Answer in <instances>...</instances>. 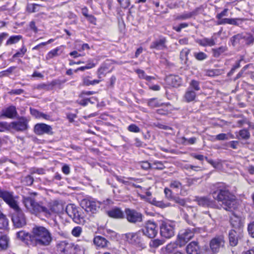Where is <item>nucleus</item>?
I'll return each instance as SVG.
<instances>
[{
    "label": "nucleus",
    "mask_w": 254,
    "mask_h": 254,
    "mask_svg": "<svg viewBox=\"0 0 254 254\" xmlns=\"http://www.w3.org/2000/svg\"><path fill=\"white\" fill-rule=\"evenodd\" d=\"M30 195L23 196L22 201L26 208L32 214H37L39 213H43L46 217H49L52 213H57L59 210L57 208V204H54L53 206L48 209L45 206H43L36 202L33 196H36L37 193L36 192H30Z\"/></svg>",
    "instance_id": "nucleus-1"
},
{
    "label": "nucleus",
    "mask_w": 254,
    "mask_h": 254,
    "mask_svg": "<svg viewBox=\"0 0 254 254\" xmlns=\"http://www.w3.org/2000/svg\"><path fill=\"white\" fill-rule=\"evenodd\" d=\"M211 194L214 199L221 202V206L225 210L232 211L237 208L236 196L227 189H218L212 192Z\"/></svg>",
    "instance_id": "nucleus-2"
},
{
    "label": "nucleus",
    "mask_w": 254,
    "mask_h": 254,
    "mask_svg": "<svg viewBox=\"0 0 254 254\" xmlns=\"http://www.w3.org/2000/svg\"><path fill=\"white\" fill-rule=\"evenodd\" d=\"M32 245L47 246L52 241V235L48 229L41 226H35L31 231Z\"/></svg>",
    "instance_id": "nucleus-3"
},
{
    "label": "nucleus",
    "mask_w": 254,
    "mask_h": 254,
    "mask_svg": "<svg viewBox=\"0 0 254 254\" xmlns=\"http://www.w3.org/2000/svg\"><path fill=\"white\" fill-rule=\"evenodd\" d=\"M110 202H111V200L109 199H107L103 202H100L99 201H95L93 200L84 199L81 201V205L86 212H90L91 213H95L101 205L109 204Z\"/></svg>",
    "instance_id": "nucleus-4"
},
{
    "label": "nucleus",
    "mask_w": 254,
    "mask_h": 254,
    "mask_svg": "<svg viewBox=\"0 0 254 254\" xmlns=\"http://www.w3.org/2000/svg\"><path fill=\"white\" fill-rule=\"evenodd\" d=\"M175 224L171 221H162L160 226L161 236L166 239H170L175 235Z\"/></svg>",
    "instance_id": "nucleus-5"
},
{
    "label": "nucleus",
    "mask_w": 254,
    "mask_h": 254,
    "mask_svg": "<svg viewBox=\"0 0 254 254\" xmlns=\"http://www.w3.org/2000/svg\"><path fill=\"white\" fill-rule=\"evenodd\" d=\"M142 234L140 230L135 233H128L125 234L126 240L129 243L139 249L145 247L142 238Z\"/></svg>",
    "instance_id": "nucleus-6"
},
{
    "label": "nucleus",
    "mask_w": 254,
    "mask_h": 254,
    "mask_svg": "<svg viewBox=\"0 0 254 254\" xmlns=\"http://www.w3.org/2000/svg\"><path fill=\"white\" fill-rule=\"evenodd\" d=\"M0 197L2 198L10 207L13 209L14 212L21 210L12 193L0 188Z\"/></svg>",
    "instance_id": "nucleus-7"
},
{
    "label": "nucleus",
    "mask_w": 254,
    "mask_h": 254,
    "mask_svg": "<svg viewBox=\"0 0 254 254\" xmlns=\"http://www.w3.org/2000/svg\"><path fill=\"white\" fill-rule=\"evenodd\" d=\"M78 248L77 245L66 241H61L57 245V250L60 254H74Z\"/></svg>",
    "instance_id": "nucleus-8"
},
{
    "label": "nucleus",
    "mask_w": 254,
    "mask_h": 254,
    "mask_svg": "<svg viewBox=\"0 0 254 254\" xmlns=\"http://www.w3.org/2000/svg\"><path fill=\"white\" fill-rule=\"evenodd\" d=\"M125 213L126 218L130 223L135 224L142 221V214L134 209L126 208Z\"/></svg>",
    "instance_id": "nucleus-9"
},
{
    "label": "nucleus",
    "mask_w": 254,
    "mask_h": 254,
    "mask_svg": "<svg viewBox=\"0 0 254 254\" xmlns=\"http://www.w3.org/2000/svg\"><path fill=\"white\" fill-rule=\"evenodd\" d=\"M11 220L16 228H22L26 224V217L22 210L14 212L12 214Z\"/></svg>",
    "instance_id": "nucleus-10"
},
{
    "label": "nucleus",
    "mask_w": 254,
    "mask_h": 254,
    "mask_svg": "<svg viewBox=\"0 0 254 254\" xmlns=\"http://www.w3.org/2000/svg\"><path fill=\"white\" fill-rule=\"evenodd\" d=\"M143 235H145L149 238L155 237L158 233V229L156 224L151 221H148L145 226L140 230Z\"/></svg>",
    "instance_id": "nucleus-11"
},
{
    "label": "nucleus",
    "mask_w": 254,
    "mask_h": 254,
    "mask_svg": "<svg viewBox=\"0 0 254 254\" xmlns=\"http://www.w3.org/2000/svg\"><path fill=\"white\" fill-rule=\"evenodd\" d=\"M193 236L194 233L190 230L186 229L181 231L178 235L177 239L179 245L180 247L185 245Z\"/></svg>",
    "instance_id": "nucleus-12"
},
{
    "label": "nucleus",
    "mask_w": 254,
    "mask_h": 254,
    "mask_svg": "<svg viewBox=\"0 0 254 254\" xmlns=\"http://www.w3.org/2000/svg\"><path fill=\"white\" fill-rule=\"evenodd\" d=\"M29 121L26 118L21 117L17 121L10 123V128L18 131H23L28 128Z\"/></svg>",
    "instance_id": "nucleus-13"
},
{
    "label": "nucleus",
    "mask_w": 254,
    "mask_h": 254,
    "mask_svg": "<svg viewBox=\"0 0 254 254\" xmlns=\"http://www.w3.org/2000/svg\"><path fill=\"white\" fill-rule=\"evenodd\" d=\"M65 211L68 215L75 222L77 223H80L81 222V219H82V218L75 205L72 204L67 205L65 209Z\"/></svg>",
    "instance_id": "nucleus-14"
},
{
    "label": "nucleus",
    "mask_w": 254,
    "mask_h": 254,
    "mask_svg": "<svg viewBox=\"0 0 254 254\" xmlns=\"http://www.w3.org/2000/svg\"><path fill=\"white\" fill-rule=\"evenodd\" d=\"M34 132L39 135L44 134H52V127L51 126L43 123L37 124L34 128Z\"/></svg>",
    "instance_id": "nucleus-15"
},
{
    "label": "nucleus",
    "mask_w": 254,
    "mask_h": 254,
    "mask_svg": "<svg viewBox=\"0 0 254 254\" xmlns=\"http://www.w3.org/2000/svg\"><path fill=\"white\" fill-rule=\"evenodd\" d=\"M196 200L199 205L203 207H208L214 208H218L219 206L215 200L211 199L207 196L197 197Z\"/></svg>",
    "instance_id": "nucleus-16"
},
{
    "label": "nucleus",
    "mask_w": 254,
    "mask_h": 254,
    "mask_svg": "<svg viewBox=\"0 0 254 254\" xmlns=\"http://www.w3.org/2000/svg\"><path fill=\"white\" fill-rule=\"evenodd\" d=\"M17 114L16 108L14 106H11L6 109L2 110L0 112V119L3 118H14Z\"/></svg>",
    "instance_id": "nucleus-17"
},
{
    "label": "nucleus",
    "mask_w": 254,
    "mask_h": 254,
    "mask_svg": "<svg viewBox=\"0 0 254 254\" xmlns=\"http://www.w3.org/2000/svg\"><path fill=\"white\" fill-rule=\"evenodd\" d=\"M224 241L222 237H216L210 243V247L213 252H218L221 248L223 247Z\"/></svg>",
    "instance_id": "nucleus-18"
},
{
    "label": "nucleus",
    "mask_w": 254,
    "mask_h": 254,
    "mask_svg": "<svg viewBox=\"0 0 254 254\" xmlns=\"http://www.w3.org/2000/svg\"><path fill=\"white\" fill-rule=\"evenodd\" d=\"M93 243L98 249L108 248L110 246V243L106 238L101 236L94 237Z\"/></svg>",
    "instance_id": "nucleus-19"
},
{
    "label": "nucleus",
    "mask_w": 254,
    "mask_h": 254,
    "mask_svg": "<svg viewBox=\"0 0 254 254\" xmlns=\"http://www.w3.org/2000/svg\"><path fill=\"white\" fill-rule=\"evenodd\" d=\"M167 40L165 38L162 37L152 42L150 46V49H155L157 50H162L167 48L166 43Z\"/></svg>",
    "instance_id": "nucleus-20"
},
{
    "label": "nucleus",
    "mask_w": 254,
    "mask_h": 254,
    "mask_svg": "<svg viewBox=\"0 0 254 254\" xmlns=\"http://www.w3.org/2000/svg\"><path fill=\"white\" fill-rule=\"evenodd\" d=\"M16 237L20 240L28 245H32L31 233L29 234L24 231H20L16 233Z\"/></svg>",
    "instance_id": "nucleus-21"
},
{
    "label": "nucleus",
    "mask_w": 254,
    "mask_h": 254,
    "mask_svg": "<svg viewBox=\"0 0 254 254\" xmlns=\"http://www.w3.org/2000/svg\"><path fill=\"white\" fill-rule=\"evenodd\" d=\"M108 216L115 219H123L125 218L124 212L119 208L115 207L107 211Z\"/></svg>",
    "instance_id": "nucleus-22"
},
{
    "label": "nucleus",
    "mask_w": 254,
    "mask_h": 254,
    "mask_svg": "<svg viewBox=\"0 0 254 254\" xmlns=\"http://www.w3.org/2000/svg\"><path fill=\"white\" fill-rule=\"evenodd\" d=\"M200 8H196L194 10L190 12H184L177 15L175 17L176 20H185L191 18L192 16L196 15Z\"/></svg>",
    "instance_id": "nucleus-23"
},
{
    "label": "nucleus",
    "mask_w": 254,
    "mask_h": 254,
    "mask_svg": "<svg viewBox=\"0 0 254 254\" xmlns=\"http://www.w3.org/2000/svg\"><path fill=\"white\" fill-rule=\"evenodd\" d=\"M196 96L195 91L192 90L191 88H188L184 95L183 98L185 102L190 103L193 101Z\"/></svg>",
    "instance_id": "nucleus-24"
},
{
    "label": "nucleus",
    "mask_w": 254,
    "mask_h": 254,
    "mask_svg": "<svg viewBox=\"0 0 254 254\" xmlns=\"http://www.w3.org/2000/svg\"><path fill=\"white\" fill-rule=\"evenodd\" d=\"M168 84L173 87H179L182 83L181 78L178 75H170L167 77Z\"/></svg>",
    "instance_id": "nucleus-25"
},
{
    "label": "nucleus",
    "mask_w": 254,
    "mask_h": 254,
    "mask_svg": "<svg viewBox=\"0 0 254 254\" xmlns=\"http://www.w3.org/2000/svg\"><path fill=\"white\" fill-rule=\"evenodd\" d=\"M196 42L202 47H212L216 44L215 39L213 37L210 38H204L201 39H198Z\"/></svg>",
    "instance_id": "nucleus-26"
},
{
    "label": "nucleus",
    "mask_w": 254,
    "mask_h": 254,
    "mask_svg": "<svg viewBox=\"0 0 254 254\" xmlns=\"http://www.w3.org/2000/svg\"><path fill=\"white\" fill-rule=\"evenodd\" d=\"M199 248L196 242H192L187 247L186 251L188 254H198Z\"/></svg>",
    "instance_id": "nucleus-27"
},
{
    "label": "nucleus",
    "mask_w": 254,
    "mask_h": 254,
    "mask_svg": "<svg viewBox=\"0 0 254 254\" xmlns=\"http://www.w3.org/2000/svg\"><path fill=\"white\" fill-rule=\"evenodd\" d=\"M230 223L235 228H240L242 226L241 218L235 213H233L230 217Z\"/></svg>",
    "instance_id": "nucleus-28"
},
{
    "label": "nucleus",
    "mask_w": 254,
    "mask_h": 254,
    "mask_svg": "<svg viewBox=\"0 0 254 254\" xmlns=\"http://www.w3.org/2000/svg\"><path fill=\"white\" fill-rule=\"evenodd\" d=\"M229 239L230 245L231 246H236L238 242V234L235 230H231L229 233Z\"/></svg>",
    "instance_id": "nucleus-29"
},
{
    "label": "nucleus",
    "mask_w": 254,
    "mask_h": 254,
    "mask_svg": "<svg viewBox=\"0 0 254 254\" xmlns=\"http://www.w3.org/2000/svg\"><path fill=\"white\" fill-rule=\"evenodd\" d=\"M228 51V48L226 46H222L218 48H213L211 49V53L213 57L216 58H219L221 55Z\"/></svg>",
    "instance_id": "nucleus-30"
},
{
    "label": "nucleus",
    "mask_w": 254,
    "mask_h": 254,
    "mask_svg": "<svg viewBox=\"0 0 254 254\" xmlns=\"http://www.w3.org/2000/svg\"><path fill=\"white\" fill-rule=\"evenodd\" d=\"M9 239L7 236L0 233V248L2 250H5L8 246Z\"/></svg>",
    "instance_id": "nucleus-31"
},
{
    "label": "nucleus",
    "mask_w": 254,
    "mask_h": 254,
    "mask_svg": "<svg viewBox=\"0 0 254 254\" xmlns=\"http://www.w3.org/2000/svg\"><path fill=\"white\" fill-rule=\"evenodd\" d=\"M83 84L85 86L94 85L99 83L101 80L100 79H94L91 80V77L89 76H87L83 78Z\"/></svg>",
    "instance_id": "nucleus-32"
},
{
    "label": "nucleus",
    "mask_w": 254,
    "mask_h": 254,
    "mask_svg": "<svg viewBox=\"0 0 254 254\" xmlns=\"http://www.w3.org/2000/svg\"><path fill=\"white\" fill-rule=\"evenodd\" d=\"M164 103L157 98H152L148 100V105L151 108H156L162 106Z\"/></svg>",
    "instance_id": "nucleus-33"
},
{
    "label": "nucleus",
    "mask_w": 254,
    "mask_h": 254,
    "mask_svg": "<svg viewBox=\"0 0 254 254\" xmlns=\"http://www.w3.org/2000/svg\"><path fill=\"white\" fill-rule=\"evenodd\" d=\"M8 225V219L0 210V229H5L7 228Z\"/></svg>",
    "instance_id": "nucleus-34"
},
{
    "label": "nucleus",
    "mask_w": 254,
    "mask_h": 254,
    "mask_svg": "<svg viewBox=\"0 0 254 254\" xmlns=\"http://www.w3.org/2000/svg\"><path fill=\"white\" fill-rule=\"evenodd\" d=\"M22 36L20 35L10 36L7 40L5 45L8 46L16 44L19 42L22 39Z\"/></svg>",
    "instance_id": "nucleus-35"
},
{
    "label": "nucleus",
    "mask_w": 254,
    "mask_h": 254,
    "mask_svg": "<svg viewBox=\"0 0 254 254\" xmlns=\"http://www.w3.org/2000/svg\"><path fill=\"white\" fill-rule=\"evenodd\" d=\"M170 187L176 191L181 190L183 188V185L181 182L177 180L172 181L170 184Z\"/></svg>",
    "instance_id": "nucleus-36"
},
{
    "label": "nucleus",
    "mask_w": 254,
    "mask_h": 254,
    "mask_svg": "<svg viewBox=\"0 0 254 254\" xmlns=\"http://www.w3.org/2000/svg\"><path fill=\"white\" fill-rule=\"evenodd\" d=\"M164 242H165L163 240L156 239L152 240L150 242L149 246L151 248H157L159 246L162 245Z\"/></svg>",
    "instance_id": "nucleus-37"
},
{
    "label": "nucleus",
    "mask_w": 254,
    "mask_h": 254,
    "mask_svg": "<svg viewBox=\"0 0 254 254\" xmlns=\"http://www.w3.org/2000/svg\"><path fill=\"white\" fill-rule=\"evenodd\" d=\"M60 49L59 47H57L56 49L50 51L46 56V59L47 60H50L55 57L58 56L59 55L58 52L60 51Z\"/></svg>",
    "instance_id": "nucleus-38"
},
{
    "label": "nucleus",
    "mask_w": 254,
    "mask_h": 254,
    "mask_svg": "<svg viewBox=\"0 0 254 254\" xmlns=\"http://www.w3.org/2000/svg\"><path fill=\"white\" fill-rule=\"evenodd\" d=\"M34 178L31 175H27L23 178L22 183L25 186H31L33 184Z\"/></svg>",
    "instance_id": "nucleus-39"
},
{
    "label": "nucleus",
    "mask_w": 254,
    "mask_h": 254,
    "mask_svg": "<svg viewBox=\"0 0 254 254\" xmlns=\"http://www.w3.org/2000/svg\"><path fill=\"white\" fill-rule=\"evenodd\" d=\"M245 38V36L242 34H238L233 36L231 38V42L232 45L234 46L235 45L239 43L240 41Z\"/></svg>",
    "instance_id": "nucleus-40"
},
{
    "label": "nucleus",
    "mask_w": 254,
    "mask_h": 254,
    "mask_svg": "<svg viewBox=\"0 0 254 254\" xmlns=\"http://www.w3.org/2000/svg\"><path fill=\"white\" fill-rule=\"evenodd\" d=\"M136 71L140 78L144 79L147 81H150L152 79H154L152 76L146 75L144 71L141 69H137Z\"/></svg>",
    "instance_id": "nucleus-41"
},
{
    "label": "nucleus",
    "mask_w": 254,
    "mask_h": 254,
    "mask_svg": "<svg viewBox=\"0 0 254 254\" xmlns=\"http://www.w3.org/2000/svg\"><path fill=\"white\" fill-rule=\"evenodd\" d=\"M195 58L198 61H203L207 59V55L202 52H195L193 54Z\"/></svg>",
    "instance_id": "nucleus-42"
},
{
    "label": "nucleus",
    "mask_w": 254,
    "mask_h": 254,
    "mask_svg": "<svg viewBox=\"0 0 254 254\" xmlns=\"http://www.w3.org/2000/svg\"><path fill=\"white\" fill-rule=\"evenodd\" d=\"M188 88H191L192 90L194 89L195 91L200 90L199 82L195 80H192L190 83V86Z\"/></svg>",
    "instance_id": "nucleus-43"
},
{
    "label": "nucleus",
    "mask_w": 254,
    "mask_h": 254,
    "mask_svg": "<svg viewBox=\"0 0 254 254\" xmlns=\"http://www.w3.org/2000/svg\"><path fill=\"white\" fill-rule=\"evenodd\" d=\"M82 232V229L80 226H76L73 228L71 234L75 237H79Z\"/></svg>",
    "instance_id": "nucleus-44"
},
{
    "label": "nucleus",
    "mask_w": 254,
    "mask_h": 254,
    "mask_svg": "<svg viewBox=\"0 0 254 254\" xmlns=\"http://www.w3.org/2000/svg\"><path fill=\"white\" fill-rule=\"evenodd\" d=\"M239 136L242 139H248L250 137V133L248 130L244 129L240 130Z\"/></svg>",
    "instance_id": "nucleus-45"
},
{
    "label": "nucleus",
    "mask_w": 254,
    "mask_h": 254,
    "mask_svg": "<svg viewBox=\"0 0 254 254\" xmlns=\"http://www.w3.org/2000/svg\"><path fill=\"white\" fill-rule=\"evenodd\" d=\"M10 128V124L6 122H0V132H4Z\"/></svg>",
    "instance_id": "nucleus-46"
},
{
    "label": "nucleus",
    "mask_w": 254,
    "mask_h": 254,
    "mask_svg": "<svg viewBox=\"0 0 254 254\" xmlns=\"http://www.w3.org/2000/svg\"><path fill=\"white\" fill-rule=\"evenodd\" d=\"M39 6H40V5L38 4H28L27 9L30 12H35L38 11L37 7Z\"/></svg>",
    "instance_id": "nucleus-47"
},
{
    "label": "nucleus",
    "mask_w": 254,
    "mask_h": 254,
    "mask_svg": "<svg viewBox=\"0 0 254 254\" xmlns=\"http://www.w3.org/2000/svg\"><path fill=\"white\" fill-rule=\"evenodd\" d=\"M137 166L145 170H147L151 168L150 164L147 161L140 162L137 164Z\"/></svg>",
    "instance_id": "nucleus-48"
},
{
    "label": "nucleus",
    "mask_w": 254,
    "mask_h": 254,
    "mask_svg": "<svg viewBox=\"0 0 254 254\" xmlns=\"http://www.w3.org/2000/svg\"><path fill=\"white\" fill-rule=\"evenodd\" d=\"M179 245V243L177 244L175 243H171L168 244L166 247V251L168 253H171L177 248V246Z\"/></svg>",
    "instance_id": "nucleus-49"
},
{
    "label": "nucleus",
    "mask_w": 254,
    "mask_h": 254,
    "mask_svg": "<svg viewBox=\"0 0 254 254\" xmlns=\"http://www.w3.org/2000/svg\"><path fill=\"white\" fill-rule=\"evenodd\" d=\"M190 50L188 49H184L180 53V58L182 60H187L188 56L189 54Z\"/></svg>",
    "instance_id": "nucleus-50"
},
{
    "label": "nucleus",
    "mask_w": 254,
    "mask_h": 254,
    "mask_svg": "<svg viewBox=\"0 0 254 254\" xmlns=\"http://www.w3.org/2000/svg\"><path fill=\"white\" fill-rule=\"evenodd\" d=\"M26 51L27 49L24 46H23L20 51L17 52L13 56V58H15L16 57H22L26 53Z\"/></svg>",
    "instance_id": "nucleus-51"
},
{
    "label": "nucleus",
    "mask_w": 254,
    "mask_h": 254,
    "mask_svg": "<svg viewBox=\"0 0 254 254\" xmlns=\"http://www.w3.org/2000/svg\"><path fill=\"white\" fill-rule=\"evenodd\" d=\"M120 6L123 8H127L130 5V0H117Z\"/></svg>",
    "instance_id": "nucleus-52"
},
{
    "label": "nucleus",
    "mask_w": 254,
    "mask_h": 254,
    "mask_svg": "<svg viewBox=\"0 0 254 254\" xmlns=\"http://www.w3.org/2000/svg\"><path fill=\"white\" fill-rule=\"evenodd\" d=\"M151 167L154 169L163 170L165 166L161 162L156 161L154 162Z\"/></svg>",
    "instance_id": "nucleus-53"
},
{
    "label": "nucleus",
    "mask_w": 254,
    "mask_h": 254,
    "mask_svg": "<svg viewBox=\"0 0 254 254\" xmlns=\"http://www.w3.org/2000/svg\"><path fill=\"white\" fill-rule=\"evenodd\" d=\"M189 24L187 23H182L180 24L178 26H174L173 29L178 32H180L182 29L188 27Z\"/></svg>",
    "instance_id": "nucleus-54"
},
{
    "label": "nucleus",
    "mask_w": 254,
    "mask_h": 254,
    "mask_svg": "<svg viewBox=\"0 0 254 254\" xmlns=\"http://www.w3.org/2000/svg\"><path fill=\"white\" fill-rule=\"evenodd\" d=\"M248 231L249 235L254 238V221L250 223L248 226Z\"/></svg>",
    "instance_id": "nucleus-55"
},
{
    "label": "nucleus",
    "mask_w": 254,
    "mask_h": 254,
    "mask_svg": "<svg viewBox=\"0 0 254 254\" xmlns=\"http://www.w3.org/2000/svg\"><path fill=\"white\" fill-rule=\"evenodd\" d=\"M182 142L183 143H185L186 141L188 142V144H193L195 143L196 138L194 137H191L190 138L187 139L185 137H183L182 138Z\"/></svg>",
    "instance_id": "nucleus-56"
},
{
    "label": "nucleus",
    "mask_w": 254,
    "mask_h": 254,
    "mask_svg": "<svg viewBox=\"0 0 254 254\" xmlns=\"http://www.w3.org/2000/svg\"><path fill=\"white\" fill-rule=\"evenodd\" d=\"M228 136V134L220 133L216 136L215 139L218 140H228L229 139Z\"/></svg>",
    "instance_id": "nucleus-57"
},
{
    "label": "nucleus",
    "mask_w": 254,
    "mask_h": 254,
    "mask_svg": "<svg viewBox=\"0 0 254 254\" xmlns=\"http://www.w3.org/2000/svg\"><path fill=\"white\" fill-rule=\"evenodd\" d=\"M128 130L130 132H139L140 131V128L135 125L131 124L128 127Z\"/></svg>",
    "instance_id": "nucleus-58"
},
{
    "label": "nucleus",
    "mask_w": 254,
    "mask_h": 254,
    "mask_svg": "<svg viewBox=\"0 0 254 254\" xmlns=\"http://www.w3.org/2000/svg\"><path fill=\"white\" fill-rule=\"evenodd\" d=\"M245 38L244 39L245 40L246 44L248 45L253 44L254 42V38L251 35L245 36Z\"/></svg>",
    "instance_id": "nucleus-59"
},
{
    "label": "nucleus",
    "mask_w": 254,
    "mask_h": 254,
    "mask_svg": "<svg viewBox=\"0 0 254 254\" xmlns=\"http://www.w3.org/2000/svg\"><path fill=\"white\" fill-rule=\"evenodd\" d=\"M128 180H125L123 178L117 177V180L119 182H121V183L124 184V185H125L126 186H129L130 185L131 180H132V178H130Z\"/></svg>",
    "instance_id": "nucleus-60"
},
{
    "label": "nucleus",
    "mask_w": 254,
    "mask_h": 254,
    "mask_svg": "<svg viewBox=\"0 0 254 254\" xmlns=\"http://www.w3.org/2000/svg\"><path fill=\"white\" fill-rule=\"evenodd\" d=\"M155 127H157L160 129H163L165 130H171L172 128L169 126L163 125L160 123L154 124Z\"/></svg>",
    "instance_id": "nucleus-61"
},
{
    "label": "nucleus",
    "mask_w": 254,
    "mask_h": 254,
    "mask_svg": "<svg viewBox=\"0 0 254 254\" xmlns=\"http://www.w3.org/2000/svg\"><path fill=\"white\" fill-rule=\"evenodd\" d=\"M30 113L32 116H34L36 118H40L41 112H39L38 111L35 109L30 108Z\"/></svg>",
    "instance_id": "nucleus-62"
},
{
    "label": "nucleus",
    "mask_w": 254,
    "mask_h": 254,
    "mask_svg": "<svg viewBox=\"0 0 254 254\" xmlns=\"http://www.w3.org/2000/svg\"><path fill=\"white\" fill-rule=\"evenodd\" d=\"M228 10V9L227 8H225L221 13L217 14L216 18L218 19H220L223 16H227Z\"/></svg>",
    "instance_id": "nucleus-63"
},
{
    "label": "nucleus",
    "mask_w": 254,
    "mask_h": 254,
    "mask_svg": "<svg viewBox=\"0 0 254 254\" xmlns=\"http://www.w3.org/2000/svg\"><path fill=\"white\" fill-rule=\"evenodd\" d=\"M62 172L65 175H68L70 173V170L69 167L66 165L64 164L62 167Z\"/></svg>",
    "instance_id": "nucleus-64"
}]
</instances>
